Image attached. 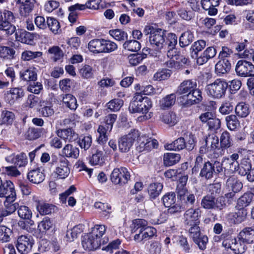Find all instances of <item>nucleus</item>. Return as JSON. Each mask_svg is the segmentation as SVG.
I'll return each instance as SVG.
<instances>
[{
  "label": "nucleus",
  "instance_id": "9b49d317",
  "mask_svg": "<svg viewBox=\"0 0 254 254\" xmlns=\"http://www.w3.org/2000/svg\"><path fill=\"white\" fill-rule=\"evenodd\" d=\"M90 233L85 235L82 240V245L85 250L89 251L98 249L101 245H104L108 243L109 239L104 237L102 240H99Z\"/></svg>",
  "mask_w": 254,
  "mask_h": 254
},
{
  "label": "nucleus",
  "instance_id": "7c9ffc66",
  "mask_svg": "<svg viewBox=\"0 0 254 254\" xmlns=\"http://www.w3.org/2000/svg\"><path fill=\"white\" fill-rule=\"evenodd\" d=\"M24 95V90L21 88H13L7 93L6 98L8 103L12 104L17 99L22 98Z\"/></svg>",
  "mask_w": 254,
  "mask_h": 254
},
{
  "label": "nucleus",
  "instance_id": "c85d7f7f",
  "mask_svg": "<svg viewBox=\"0 0 254 254\" xmlns=\"http://www.w3.org/2000/svg\"><path fill=\"white\" fill-rule=\"evenodd\" d=\"M238 238L243 243H253L254 241V227L244 228L239 233Z\"/></svg>",
  "mask_w": 254,
  "mask_h": 254
},
{
  "label": "nucleus",
  "instance_id": "4c0bfd02",
  "mask_svg": "<svg viewBox=\"0 0 254 254\" xmlns=\"http://www.w3.org/2000/svg\"><path fill=\"white\" fill-rule=\"evenodd\" d=\"M36 208L42 215L49 214L54 210V206L52 204L46 203L40 200L36 201Z\"/></svg>",
  "mask_w": 254,
  "mask_h": 254
},
{
  "label": "nucleus",
  "instance_id": "dca6fc26",
  "mask_svg": "<svg viewBox=\"0 0 254 254\" xmlns=\"http://www.w3.org/2000/svg\"><path fill=\"white\" fill-rule=\"evenodd\" d=\"M137 150L139 152L148 151L152 149L157 148L158 142L157 140L148 138L146 136H141L138 137Z\"/></svg>",
  "mask_w": 254,
  "mask_h": 254
},
{
  "label": "nucleus",
  "instance_id": "e2e57ef3",
  "mask_svg": "<svg viewBox=\"0 0 254 254\" xmlns=\"http://www.w3.org/2000/svg\"><path fill=\"white\" fill-rule=\"evenodd\" d=\"M15 51L12 49L6 46H0V57L8 59H13Z\"/></svg>",
  "mask_w": 254,
  "mask_h": 254
},
{
  "label": "nucleus",
  "instance_id": "5701e85b",
  "mask_svg": "<svg viewBox=\"0 0 254 254\" xmlns=\"http://www.w3.org/2000/svg\"><path fill=\"white\" fill-rule=\"evenodd\" d=\"M5 161L9 163L14 164L16 167H19L24 166L27 164V156L26 154L21 153L16 155L12 152V153L5 157Z\"/></svg>",
  "mask_w": 254,
  "mask_h": 254
},
{
  "label": "nucleus",
  "instance_id": "c03bdc74",
  "mask_svg": "<svg viewBox=\"0 0 254 254\" xmlns=\"http://www.w3.org/2000/svg\"><path fill=\"white\" fill-rule=\"evenodd\" d=\"M88 49L93 53H102L103 39H95L89 42L88 43Z\"/></svg>",
  "mask_w": 254,
  "mask_h": 254
},
{
  "label": "nucleus",
  "instance_id": "7ed1b4c3",
  "mask_svg": "<svg viewBox=\"0 0 254 254\" xmlns=\"http://www.w3.org/2000/svg\"><path fill=\"white\" fill-rule=\"evenodd\" d=\"M201 206L205 209H214L221 211L226 206L225 198L221 196L216 198L213 195L207 194L203 196L201 201Z\"/></svg>",
  "mask_w": 254,
  "mask_h": 254
},
{
  "label": "nucleus",
  "instance_id": "f704fd0d",
  "mask_svg": "<svg viewBox=\"0 0 254 254\" xmlns=\"http://www.w3.org/2000/svg\"><path fill=\"white\" fill-rule=\"evenodd\" d=\"M112 130L108 127H106L103 125H100L97 129L98 136L97 141L99 144H104L107 142L108 139V136Z\"/></svg>",
  "mask_w": 254,
  "mask_h": 254
},
{
  "label": "nucleus",
  "instance_id": "bf43d9fd",
  "mask_svg": "<svg viewBox=\"0 0 254 254\" xmlns=\"http://www.w3.org/2000/svg\"><path fill=\"white\" fill-rule=\"evenodd\" d=\"M162 200L166 207H170L176 202V194L173 192H168L163 196Z\"/></svg>",
  "mask_w": 254,
  "mask_h": 254
},
{
  "label": "nucleus",
  "instance_id": "338daca9",
  "mask_svg": "<svg viewBox=\"0 0 254 254\" xmlns=\"http://www.w3.org/2000/svg\"><path fill=\"white\" fill-rule=\"evenodd\" d=\"M79 73L84 78L88 79L93 77L94 71L92 67L87 64H85L79 69Z\"/></svg>",
  "mask_w": 254,
  "mask_h": 254
},
{
  "label": "nucleus",
  "instance_id": "0e129e2a",
  "mask_svg": "<svg viewBox=\"0 0 254 254\" xmlns=\"http://www.w3.org/2000/svg\"><path fill=\"white\" fill-rule=\"evenodd\" d=\"M18 216L22 219L29 220L32 215V213L30 209L26 206L21 205L18 207Z\"/></svg>",
  "mask_w": 254,
  "mask_h": 254
},
{
  "label": "nucleus",
  "instance_id": "4468645a",
  "mask_svg": "<svg viewBox=\"0 0 254 254\" xmlns=\"http://www.w3.org/2000/svg\"><path fill=\"white\" fill-rule=\"evenodd\" d=\"M235 71L242 77H254V65L245 60L239 61L235 66Z\"/></svg>",
  "mask_w": 254,
  "mask_h": 254
},
{
  "label": "nucleus",
  "instance_id": "603ef678",
  "mask_svg": "<svg viewBox=\"0 0 254 254\" xmlns=\"http://www.w3.org/2000/svg\"><path fill=\"white\" fill-rule=\"evenodd\" d=\"M48 27L51 31L54 34L59 33L60 30V25L59 21L55 18L51 17H48L47 18V28Z\"/></svg>",
  "mask_w": 254,
  "mask_h": 254
},
{
  "label": "nucleus",
  "instance_id": "c9c22d12",
  "mask_svg": "<svg viewBox=\"0 0 254 254\" xmlns=\"http://www.w3.org/2000/svg\"><path fill=\"white\" fill-rule=\"evenodd\" d=\"M40 107L39 112L43 117H49L54 115V110L51 103L44 101H40Z\"/></svg>",
  "mask_w": 254,
  "mask_h": 254
},
{
  "label": "nucleus",
  "instance_id": "3c124183",
  "mask_svg": "<svg viewBox=\"0 0 254 254\" xmlns=\"http://www.w3.org/2000/svg\"><path fill=\"white\" fill-rule=\"evenodd\" d=\"M3 204L5 209L2 210L0 213L3 218L13 213L18 207L17 203L3 202Z\"/></svg>",
  "mask_w": 254,
  "mask_h": 254
},
{
  "label": "nucleus",
  "instance_id": "f3484780",
  "mask_svg": "<svg viewBox=\"0 0 254 254\" xmlns=\"http://www.w3.org/2000/svg\"><path fill=\"white\" fill-rule=\"evenodd\" d=\"M246 243L242 242L240 239L237 241L236 239H228L223 242V246L227 249H231L236 254H243L247 247Z\"/></svg>",
  "mask_w": 254,
  "mask_h": 254
},
{
  "label": "nucleus",
  "instance_id": "412c9836",
  "mask_svg": "<svg viewBox=\"0 0 254 254\" xmlns=\"http://www.w3.org/2000/svg\"><path fill=\"white\" fill-rule=\"evenodd\" d=\"M70 170L68 167V161L66 158L60 159L58 166L56 167L54 174L59 179H64L69 175Z\"/></svg>",
  "mask_w": 254,
  "mask_h": 254
},
{
  "label": "nucleus",
  "instance_id": "f8f14e48",
  "mask_svg": "<svg viewBox=\"0 0 254 254\" xmlns=\"http://www.w3.org/2000/svg\"><path fill=\"white\" fill-rule=\"evenodd\" d=\"M167 56L170 59L166 62L165 64L169 68L178 69L184 65L189 64L190 61L188 58L174 53L171 51L167 52Z\"/></svg>",
  "mask_w": 254,
  "mask_h": 254
},
{
  "label": "nucleus",
  "instance_id": "09e8293b",
  "mask_svg": "<svg viewBox=\"0 0 254 254\" xmlns=\"http://www.w3.org/2000/svg\"><path fill=\"white\" fill-rule=\"evenodd\" d=\"M193 40V35L191 32L187 31L182 34L179 39L181 47H185L190 45Z\"/></svg>",
  "mask_w": 254,
  "mask_h": 254
},
{
  "label": "nucleus",
  "instance_id": "de8ad7c7",
  "mask_svg": "<svg viewBox=\"0 0 254 254\" xmlns=\"http://www.w3.org/2000/svg\"><path fill=\"white\" fill-rule=\"evenodd\" d=\"M235 112L237 116L241 118H245L250 114L248 105L244 102L238 103L235 107Z\"/></svg>",
  "mask_w": 254,
  "mask_h": 254
},
{
  "label": "nucleus",
  "instance_id": "cd10ccee",
  "mask_svg": "<svg viewBox=\"0 0 254 254\" xmlns=\"http://www.w3.org/2000/svg\"><path fill=\"white\" fill-rule=\"evenodd\" d=\"M216 50L213 47H209L197 58L196 63L199 65L206 63L209 59L214 58L216 54Z\"/></svg>",
  "mask_w": 254,
  "mask_h": 254
},
{
  "label": "nucleus",
  "instance_id": "0eeeda50",
  "mask_svg": "<svg viewBox=\"0 0 254 254\" xmlns=\"http://www.w3.org/2000/svg\"><path fill=\"white\" fill-rule=\"evenodd\" d=\"M131 172L130 169L126 167L115 168L111 174V180L114 184L124 185L130 180Z\"/></svg>",
  "mask_w": 254,
  "mask_h": 254
},
{
  "label": "nucleus",
  "instance_id": "ddd939ff",
  "mask_svg": "<svg viewBox=\"0 0 254 254\" xmlns=\"http://www.w3.org/2000/svg\"><path fill=\"white\" fill-rule=\"evenodd\" d=\"M197 87L195 81L188 79L183 81L178 87L176 93L179 95H183L179 98L180 102L185 101L187 98L190 97V93Z\"/></svg>",
  "mask_w": 254,
  "mask_h": 254
},
{
  "label": "nucleus",
  "instance_id": "aec40b11",
  "mask_svg": "<svg viewBox=\"0 0 254 254\" xmlns=\"http://www.w3.org/2000/svg\"><path fill=\"white\" fill-rule=\"evenodd\" d=\"M205 141L210 151V154L213 153L215 156H221L219 146V138L215 134H209L206 136Z\"/></svg>",
  "mask_w": 254,
  "mask_h": 254
},
{
  "label": "nucleus",
  "instance_id": "2eb2a0df",
  "mask_svg": "<svg viewBox=\"0 0 254 254\" xmlns=\"http://www.w3.org/2000/svg\"><path fill=\"white\" fill-rule=\"evenodd\" d=\"M33 244L30 236L21 235L17 239L16 248L21 254H27L31 251Z\"/></svg>",
  "mask_w": 254,
  "mask_h": 254
},
{
  "label": "nucleus",
  "instance_id": "f257e3e1",
  "mask_svg": "<svg viewBox=\"0 0 254 254\" xmlns=\"http://www.w3.org/2000/svg\"><path fill=\"white\" fill-rule=\"evenodd\" d=\"M152 107L151 100L141 93L134 94L132 101L130 103L128 110L130 113H147Z\"/></svg>",
  "mask_w": 254,
  "mask_h": 254
},
{
  "label": "nucleus",
  "instance_id": "2f4dec72",
  "mask_svg": "<svg viewBox=\"0 0 254 254\" xmlns=\"http://www.w3.org/2000/svg\"><path fill=\"white\" fill-rule=\"evenodd\" d=\"M231 67V63L227 59L220 60L215 65V71L220 75L229 72Z\"/></svg>",
  "mask_w": 254,
  "mask_h": 254
},
{
  "label": "nucleus",
  "instance_id": "423d86ee",
  "mask_svg": "<svg viewBox=\"0 0 254 254\" xmlns=\"http://www.w3.org/2000/svg\"><path fill=\"white\" fill-rule=\"evenodd\" d=\"M138 137L139 132L136 129H132L128 134L120 137L118 139L119 150L123 153L127 152Z\"/></svg>",
  "mask_w": 254,
  "mask_h": 254
},
{
  "label": "nucleus",
  "instance_id": "58836bf2",
  "mask_svg": "<svg viewBox=\"0 0 254 254\" xmlns=\"http://www.w3.org/2000/svg\"><path fill=\"white\" fill-rule=\"evenodd\" d=\"M163 186L160 183L150 184L148 187V192L150 197L155 199L159 195L163 189Z\"/></svg>",
  "mask_w": 254,
  "mask_h": 254
},
{
  "label": "nucleus",
  "instance_id": "6ab92c4d",
  "mask_svg": "<svg viewBox=\"0 0 254 254\" xmlns=\"http://www.w3.org/2000/svg\"><path fill=\"white\" fill-rule=\"evenodd\" d=\"M36 0H17L16 4L19 5L20 15L24 17L28 16L33 10Z\"/></svg>",
  "mask_w": 254,
  "mask_h": 254
},
{
  "label": "nucleus",
  "instance_id": "e433bc0d",
  "mask_svg": "<svg viewBox=\"0 0 254 254\" xmlns=\"http://www.w3.org/2000/svg\"><path fill=\"white\" fill-rule=\"evenodd\" d=\"M254 193L251 192L245 193L237 200L236 207L237 208H245L250 205L252 201Z\"/></svg>",
  "mask_w": 254,
  "mask_h": 254
},
{
  "label": "nucleus",
  "instance_id": "5fc2aeb1",
  "mask_svg": "<svg viewBox=\"0 0 254 254\" xmlns=\"http://www.w3.org/2000/svg\"><path fill=\"white\" fill-rule=\"evenodd\" d=\"M227 127L228 129L234 130L240 126V122L236 116L231 115L225 117Z\"/></svg>",
  "mask_w": 254,
  "mask_h": 254
},
{
  "label": "nucleus",
  "instance_id": "20e7f679",
  "mask_svg": "<svg viewBox=\"0 0 254 254\" xmlns=\"http://www.w3.org/2000/svg\"><path fill=\"white\" fill-rule=\"evenodd\" d=\"M147 33H150L149 42L151 45L156 50H160L165 47L166 31L160 28L153 29L148 27Z\"/></svg>",
  "mask_w": 254,
  "mask_h": 254
},
{
  "label": "nucleus",
  "instance_id": "4be33fe9",
  "mask_svg": "<svg viewBox=\"0 0 254 254\" xmlns=\"http://www.w3.org/2000/svg\"><path fill=\"white\" fill-rule=\"evenodd\" d=\"M220 149L222 156L224 155L226 150L233 146V139L230 133L227 130L224 131L220 138Z\"/></svg>",
  "mask_w": 254,
  "mask_h": 254
},
{
  "label": "nucleus",
  "instance_id": "39448f33",
  "mask_svg": "<svg viewBox=\"0 0 254 254\" xmlns=\"http://www.w3.org/2000/svg\"><path fill=\"white\" fill-rule=\"evenodd\" d=\"M15 21L13 13L7 10L0 11V30L5 31L7 35H11L15 31V27L12 24Z\"/></svg>",
  "mask_w": 254,
  "mask_h": 254
},
{
  "label": "nucleus",
  "instance_id": "a211bd4d",
  "mask_svg": "<svg viewBox=\"0 0 254 254\" xmlns=\"http://www.w3.org/2000/svg\"><path fill=\"white\" fill-rule=\"evenodd\" d=\"M200 216L201 213L199 209L189 208L184 213V223L185 225L188 226L199 224Z\"/></svg>",
  "mask_w": 254,
  "mask_h": 254
},
{
  "label": "nucleus",
  "instance_id": "473e14b6",
  "mask_svg": "<svg viewBox=\"0 0 254 254\" xmlns=\"http://www.w3.org/2000/svg\"><path fill=\"white\" fill-rule=\"evenodd\" d=\"M237 163L238 162H234L228 159V157H224L222 160V162H220L221 172L224 170L225 174H226L227 171L230 172L231 173H236V170L237 169Z\"/></svg>",
  "mask_w": 254,
  "mask_h": 254
},
{
  "label": "nucleus",
  "instance_id": "9d476101",
  "mask_svg": "<svg viewBox=\"0 0 254 254\" xmlns=\"http://www.w3.org/2000/svg\"><path fill=\"white\" fill-rule=\"evenodd\" d=\"M221 172V167L220 162L215 161L214 163H211L208 161L203 163L199 175L208 180L212 178L214 175Z\"/></svg>",
  "mask_w": 254,
  "mask_h": 254
},
{
  "label": "nucleus",
  "instance_id": "6e6d98bb",
  "mask_svg": "<svg viewBox=\"0 0 254 254\" xmlns=\"http://www.w3.org/2000/svg\"><path fill=\"white\" fill-rule=\"evenodd\" d=\"M43 53L41 52H32L25 51L21 54V59L24 61H29L32 60L38 59L42 58Z\"/></svg>",
  "mask_w": 254,
  "mask_h": 254
},
{
  "label": "nucleus",
  "instance_id": "a878e982",
  "mask_svg": "<svg viewBox=\"0 0 254 254\" xmlns=\"http://www.w3.org/2000/svg\"><path fill=\"white\" fill-rule=\"evenodd\" d=\"M61 154L64 158L77 159L79 155V150L71 144H66L62 149Z\"/></svg>",
  "mask_w": 254,
  "mask_h": 254
},
{
  "label": "nucleus",
  "instance_id": "ea45409f",
  "mask_svg": "<svg viewBox=\"0 0 254 254\" xmlns=\"http://www.w3.org/2000/svg\"><path fill=\"white\" fill-rule=\"evenodd\" d=\"M176 100V95L172 93L163 97L159 102L161 108L165 109L173 106Z\"/></svg>",
  "mask_w": 254,
  "mask_h": 254
},
{
  "label": "nucleus",
  "instance_id": "79ce46f5",
  "mask_svg": "<svg viewBox=\"0 0 254 254\" xmlns=\"http://www.w3.org/2000/svg\"><path fill=\"white\" fill-rule=\"evenodd\" d=\"M160 120L170 126H174L178 122V118L174 112H166L160 116Z\"/></svg>",
  "mask_w": 254,
  "mask_h": 254
},
{
  "label": "nucleus",
  "instance_id": "37998d69",
  "mask_svg": "<svg viewBox=\"0 0 254 254\" xmlns=\"http://www.w3.org/2000/svg\"><path fill=\"white\" fill-rule=\"evenodd\" d=\"M177 36L173 33H169L166 37L165 47L168 48V52L172 51L174 53H176L175 47L177 44Z\"/></svg>",
  "mask_w": 254,
  "mask_h": 254
},
{
  "label": "nucleus",
  "instance_id": "69168bd1",
  "mask_svg": "<svg viewBox=\"0 0 254 254\" xmlns=\"http://www.w3.org/2000/svg\"><path fill=\"white\" fill-rule=\"evenodd\" d=\"M11 230L3 225H0V242L6 243L9 241Z\"/></svg>",
  "mask_w": 254,
  "mask_h": 254
},
{
  "label": "nucleus",
  "instance_id": "052dcab7",
  "mask_svg": "<svg viewBox=\"0 0 254 254\" xmlns=\"http://www.w3.org/2000/svg\"><path fill=\"white\" fill-rule=\"evenodd\" d=\"M206 42L203 40H198L194 42L191 47L192 50L191 56L194 57H197V54L199 52L202 51L206 46Z\"/></svg>",
  "mask_w": 254,
  "mask_h": 254
},
{
  "label": "nucleus",
  "instance_id": "4d7b16f0",
  "mask_svg": "<svg viewBox=\"0 0 254 254\" xmlns=\"http://www.w3.org/2000/svg\"><path fill=\"white\" fill-rule=\"evenodd\" d=\"M89 162L92 165H101L104 162L103 152L97 150L90 157Z\"/></svg>",
  "mask_w": 254,
  "mask_h": 254
},
{
  "label": "nucleus",
  "instance_id": "393cba45",
  "mask_svg": "<svg viewBox=\"0 0 254 254\" xmlns=\"http://www.w3.org/2000/svg\"><path fill=\"white\" fill-rule=\"evenodd\" d=\"M57 134L65 142H72L78 138V134L71 128L59 129L57 131Z\"/></svg>",
  "mask_w": 254,
  "mask_h": 254
},
{
  "label": "nucleus",
  "instance_id": "1a4fd4ad",
  "mask_svg": "<svg viewBox=\"0 0 254 254\" xmlns=\"http://www.w3.org/2000/svg\"><path fill=\"white\" fill-rule=\"evenodd\" d=\"M14 186L10 181H1L0 185V197L4 198V202H14L16 199Z\"/></svg>",
  "mask_w": 254,
  "mask_h": 254
},
{
  "label": "nucleus",
  "instance_id": "774afa93",
  "mask_svg": "<svg viewBox=\"0 0 254 254\" xmlns=\"http://www.w3.org/2000/svg\"><path fill=\"white\" fill-rule=\"evenodd\" d=\"M14 117V114L12 112L3 111L0 119L1 124H11L13 122Z\"/></svg>",
  "mask_w": 254,
  "mask_h": 254
},
{
  "label": "nucleus",
  "instance_id": "49530a36",
  "mask_svg": "<svg viewBox=\"0 0 254 254\" xmlns=\"http://www.w3.org/2000/svg\"><path fill=\"white\" fill-rule=\"evenodd\" d=\"M180 155L178 154L173 153H167L164 154V162L166 166H171L177 163L180 160Z\"/></svg>",
  "mask_w": 254,
  "mask_h": 254
},
{
  "label": "nucleus",
  "instance_id": "8fccbe9b",
  "mask_svg": "<svg viewBox=\"0 0 254 254\" xmlns=\"http://www.w3.org/2000/svg\"><path fill=\"white\" fill-rule=\"evenodd\" d=\"M185 139L181 137L174 140L172 143L166 145V148L169 150L179 151L185 148Z\"/></svg>",
  "mask_w": 254,
  "mask_h": 254
},
{
  "label": "nucleus",
  "instance_id": "864d4df0",
  "mask_svg": "<svg viewBox=\"0 0 254 254\" xmlns=\"http://www.w3.org/2000/svg\"><path fill=\"white\" fill-rule=\"evenodd\" d=\"M123 47L127 51L136 52L140 49L141 44L140 42L135 40H129L124 43Z\"/></svg>",
  "mask_w": 254,
  "mask_h": 254
},
{
  "label": "nucleus",
  "instance_id": "a19ab883",
  "mask_svg": "<svg viewBox=\"0 0 254 254\" xmlns=\"http://www.w3.org/2000/svg\"><path fill=\"white\" fill-rule=\"evenodd\" d=\"M62 96L63 102L66 107L73 110L77 108V101L74 96L70 94H64Z\"/></svg>",
  "mask_w": 254,
  "mask_h": 254
},
{
  "label": "nucleus",
  "instance_id": "72a5a7b5",
  "mask_svg": "<svg viewBox=\"0 0 254 254\" xmlns=\"http://www.w3.org/2000/svg\"><path fill=\"white\" fill-rule=\"evenodd\" d=\"M226 187L233 192H239L243 188V184L235 176L229 177L226 183Z\"/></svg>",
  "mask_w": 254,
  "mask_h": 254
},
{
  "label": "nucleus",
  "instance_id": "6e6552de",
  "mask_svg": "<svg viewBox=\"0 0 254 254\" xmlns=\"http://www.w3.org/2000/svg\"><path fill=\"white\" fill-rule=\"evenodd\" d=\"M236 173L242 176H247L250 182L254 181V168H252V164L248 157H244L237 163Z\"/></svg>",
  "mask_w": 254,
  "mask_h": 254
},
{
  "label": "nucleus",
  "instance_id": "f03ea898",
  "mask_svg": "<svg viewBox=\"0 0 254 254\" xmlns=\"http://www.w3.org/2000/svg\"><path fill=\"white\" fill-rule=\"evenodd\" d=\"M228 84L225 80L217 79L213 83L208 84L206 87L207 94L216 99H220L224 96Z\"/></svg>",
  "mask_w": 254,
  "mask_h": 254
},
{
  "label": "nucleus",
  "instance_id": "a18cd8bd",
  "mask_svg": "<svg viewBox=\"0 0 254 254\" xmlns=\"http://www.w3.org/2000/svg\"><path fill=\"white\" fill-rule=\"evenodd\" d=\"M20 78L25 81H35L37 74L34 68H29L20 71Z\"/></svg>",
  "mask_w": 254,
  "mask_h": 254
},
{
  "label": "nucleus",
  "instance_id": "bb28decb",
  "mask_svg": "<svg viewBox=\"0 0 254 254\" xmlns=\"http://www.w3.org/2000/svg\"><path fill=\"white\" fill-rule=\"evenodd\" d=\"M178 198L182 203L188 206L193 205L195 201V196L189 192L188 190H182L177 192Z\"/></svg>",
  "mask_w": 254,
  "mask_h": 254
},
{
  "label": "nucleus",
  "instance_id": "13d9d810",
  "mask_svg": "<svg viewBox=\"0 0 254 254\" xmlns=\"http://www.w3.org/2000/svg\"><path fill=\"white\" fill-rule=\"evenodd\" d=\"M48 53L51 55V59L54 62L60 60L64 56L62 50L58 46H53L49 48Z\"/></svg>",
  "mask_w": 254,
  "mask_h": 254
},
{
  "label": "nucleus",
  "instance_id": "680f3d73",
  "mask_svg": "<svg viewBox=\"0 0 254 254\" xmlns=\"http://www.w3.org/2000/svg\"><path fill=\"white\" fill-rule=\"evenodd\" d=\"M106 230V227L104 225H96L93 228L92 232L90 233L96 238H98L99 240H102V237L104 235Z\"/></svg>",
  "mask_w": 254,
  "mask_h": 254
},
{
  "label": "nucleus",
  "instance_id": "b1692460",
  "mask_svg": "<svg viewBox=\"0 0 254 254\" xmlns=\"http://www.w3.org/2000/svg\"><path fill=\"white\" fill-rule=\"evenodd\" d=\"M185 101H181L182 105L185 107H188L194 104L199 103L202 100L201 91L196 88L192 91Z\"/></svg>",
  "mask_w": 254,
  "mask_h": 254
},
{
  "label": "nucleus",
  "instance_id": "c756f323",
  "mask_svg": "<svg viewBox=\"0 0 254 254\" xmlns=\"http://www.w3.org/2000/svg\"><path fill=\"white\" fill-rule=\"evenodd\" d=\"M27 177L30 182L36 184L42 183L45 179V175L39 169L31 170L28 173Z\"/></svg>",
  "mask_w": 254,
  "mask_h": 254
}]
</instances>
